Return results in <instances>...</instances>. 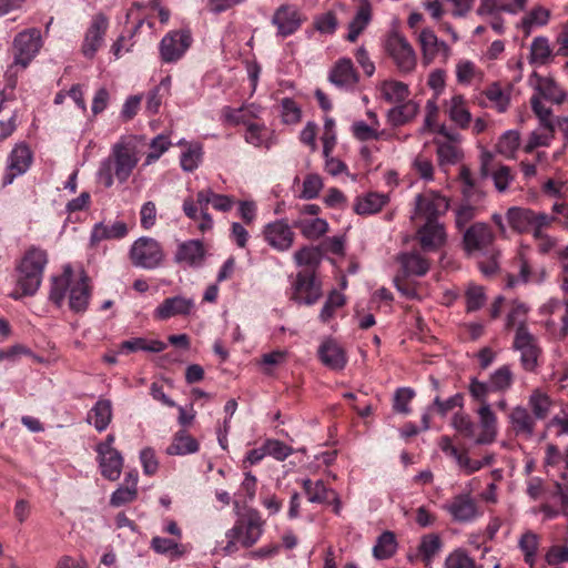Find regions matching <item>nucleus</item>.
Masks as SVG:
<instances>
[{"instance_id": "obj_1", "label": "nucleus", "mask_w": 568, "mask_h": 568, "mask_svg": "<svg viewBox=\"0 0 568 568\" xmlns=\"http://www.w3.org/2000/svg\"><path fill=\"white\" fill-rule=\"evenodd\" d=\"M69 293V308L74 313H84L89 306L92 288L89 277L82 273L78 280H73L71 266H65L62 274L51 278L49 300L61 307Z\"/></svg>"}, {"instance_id": "obj_2", "label": "nucleus", "mask_w": 568, "mask_h": 568, "mask_svg": "<svg viewBox=\"0 0 568 568\" xmlns=\"http://www.w3.org/2000/svg\"><path fill=\"white\" fill-rule=\"evenodd\" d=\"M49 262L45 250L31 245L28 247L16 266L17 290L11 294L14 300L32 296L39 290L44 268Z\"/></svg>"}, {"instance_id": "obj_3", "label": "nucleus", "mask_w": 568, "mask_h": 568, "mask_svg": "<svg viewBox=\"0 0 568 568\" xmlns=\"http://www.w3.org/2000/svg\"><path fill=\"white\" fill-rule=\"evenodd\" d=\"M139 163V154L135 145L131 143H115L111 154L99 169L98 176L105 187H111L114 178L119 183H125Z\"/></svg>"}, {"instance_id": "obj_4", "label": "nucleus", "mask_w": 568, "mask_h": 568, "mask_svg": "<svg viewBox=\"0 0 568 568\" xmlns=\"http://www.w3.org/2000/svg\"><path fill=\"white\" fill-rule=\"evenodd\" d=\"M264 520L256 510H251L239 518L234 526L225 532L226 544L221 548L224 556H231L240 548L253 547L263 535Z\"/></svg>"}, {"instance_id": "obj_5", "label": "nucleus", "mask_w": 568, "mask_h": 568, "mask_svg": "<svg viewBox=\"0 0 568 568\" xmlns=\"http://www.w3.org/2000/svg\"><path fill=\"white\" fill-rule=\"evenodd\" d=\"M508 224L517 233H531L537 240L544 239V230L555 223L556 217L528 207L513 206L506 214Z\"/></svg>"}, {"instance_id": "obj_6", "label": "nucleus", "mask_w": 568, "mask_h": 568, "mask_svg": "<svg viewBox=\"0 0 568 568\" xmlns=\"http://www.w3.org/2000/svg\"><path fill=\"white\" fill-rule=\"evenodd\" d=\"M468 393L473 400L479 405L476 413L479 419L480 432L475 438V443L477 445L491 444L497 437L498 419L488 399L485 398V387L474 383L473 386H468Z\"/></svg>"}, {"instance_id": "obj_7", "label": "nucleus", "mask_w": 568, "mask_h": 568, "mask_svg": "<svg viewBox=\"0 0 568 568\" xmlns=\"http://www.w3.org/2000/svg\"><path fill=\"white\" fill-rule=\"evenodd\" d=\"M296 215L292 219V226L310 241H316L324 236L329 225L325 219L318 215L322 209L317 204H303L295 207Z\"/></svg>"}, {"instance_id": "obj_8", "label": "nucleus", "mask_w": 568, "mask_h": 568, "mask_svg": "<svg viewBox=\"0 0 568 568\" xmlns=\"http://www.w3.org/2000/svg\"><path fill=\"white\" fill-rule=\"evenodd\" d=\"M513 348L520 353V365L526 372L537 371L541 364L542 349L525 322H520L516 328Z\"/></svg>"}, {"instance_id": "obj_9", "label": "nucleus", "mask_w": 568, "mask_h": 568, "mask_svg": "<svg viewBox=\"0 0 568 568\" xmlns=\"http://www.w3.org/2000/svg\"><path fill=\"white\" fill-rule=\"evenodd\" d=\"M384 48L400 74H408L415 70L417 57L406 38L398 32H390L385 40Z\"/></svg>"}, {"instance_id": "obj_10", "label": "nucleus", "mask_w": 568, "mask_h": 568, "mask_svg": "<svg viewBox=\"0 0 568 568\" xmlns=\"http://www.w3.org/2000/svg\"><path fill=\"white\" fill-rule=\"evenodd\" d=\"M495 233L486 223H474L464 233L463 246L468 256H494Z\"/></svg>"}, {"instance_id": "obj_11", "label": "nucleus", "mask_w": 568, "mask_h": 568, "mask_svg": "<svg viewBox=\"0 0 568 568\" xmlns=\"http://www.w3.org/2000/svg\"><path fill=\"white\" fill-rule=\"evenodd\" d=\"M292 290L291 300L307 306L314 305L322 297L321 282L317 281L315 271L311 268L302 270L296 274Z\"/></svg>"}, {"instance_id": "obj_12", "label": "nucleus", "mask_w": 568, "mask_h": 568, "mask_svg": "<svg viewBox=\"0 0 568 568\" xmlns=\"http://www.w3.org/2000/svg\"><path fill=\"white\" fill-rule=\"evenodd\" d=\"M41 48V36L37 29L27 30L17 34L13 41L14 61L7 73L20 65L26 69Z\"/></svg>"}, {"instance_id": "obj_13", "label": "nucleus", "mask_w": 568, "mask_h": 568, "mask_svg": "<svg viewBox=\"0 0 568 568\" xmlns=\"http://www.w3.org/2000/svg\"><path fill=\"white\" fill-rule=\"evenodd\" d=\"M130 257L135 266L153 270L162 263L164 254L158 241L151 237H140L133 243Z\"/></svg>"}, {"instance_id": "obj_14", "label": "nucleus", "mask_w": 568, "mask_h": 568, "mask_svg": "<svg viewBox=\"0 0 568 568\" xmlns=\"http://www.w3.org/2000/svg\"><path fill=\"white\" fill-rule=\"evenodd\" d=\"M192 43V37L187 30H173L168 32L159 44L161 60L165 63L179 61Z\"/></svg>"}, {"instance_id": "obj_15", "label": "nucleus", "mask_w": 568, "mask_h": 568, "mask_svg": "<svg viewBox=\"0 0 568 568\" xmlns=\"http://www.w3.org/2000/svg\"><path fill=\"white\" fill-rule=\"evenodd\" d=\"M305 20L306 18L296 6L285 3L275 10L271 22L276 27L277 37L287 38L294 34Z\"/></svg>"}, {"instance_id": "obj_16", "label": "nucleus", "mask_w": 568, "mask_h": 568, "mask_svg": "<svg viewBox=\"0 0 568 568\" xmlns=\"http://www.w3.org/2000/svg\"><path fill=\"white\" fill-rule=\"evenodd\" d=\"M292 227L286 220H276L265 225L263 235L270 246L284 252L292 247L295 240V233L292 231Z\"/></svg>"}, {"instance_id": "obj_17", "label": "nucleus", "mask_w": 568, "mask_h": 568, "mask_svg": "<svg viewBox=\"0 0 568 568\" xmlns=\"http://www.w3.org/2000/svg\"><path fill=\"white\" fill-rule=\"evenodd\" d=\"M448 207L447 199L438 193L427 192L416 196V214L424 217L426 222H437V217Z\"/></svg>"}, {"instance_id": "obj_18", "label": "nucleus", "mask_w": 568, "mask_h": 568, "mask_svg": "<svg viewBox=\"0 0 568 568\" xmlns=\"http://www.w3.org/2000/svg\"><path fill=\"white\" fill-rule=\"evenodd\" d=\"M443 508L458 523H469L478 516L477 503L470 494L454 496Z\"/></svg>"}, {"instance_id": "obj_19", "label": "nucleus", "mask_w": 568, "mask_h": 568, "mask_svg": "<svg viewBox=\"0 0 568 568\" xmlns=\"http://www.w3.org/2000/svg\"><path fill=\"white\" fill-rule=\"evenodd\" d=\"M302 488L310 503L331 504L334 503V513H339L341 501L335 490L328 488L323 480L313 481L310 478L301 480Z\"/></svg>"}, {"instance_id": "obj_20", "label": "nucleus", "mask_w": 568, "mask_h": 568, "mask_svg": "<svg viewBox=\"0 0 568 568\" xmlns=\"http://www.w3.org/2000/svg\"><path fill=\"white\" fill-rule=\"evenodd\" d=\"M109 21L102 13L95 14L88 28L82 44V52L87 58H93L101 48Z\"/></svg>"}, {"instance_id": "obj_21", "label": "nucleus", "mask_w": 568, "mask_h": 568, "mask_svg": "<svg viewBox=\"0 0 568 568\" xmlns=\"http://www.w3.org/2000/svg\"><path fill=\"white\" fill-rule=\"evenodd\" d=\"M508 420L510 429L516 437L525 440H529L534 437L537 419L532 416L528 408L523 406L514 407L508 415Z\"/></svg>"}, {"instance_id": "obj_22", "label": "nucleus", "mask_w": 568, "mask_h": 568, "mask_svg": "<svg viewBox=\"0 0 568 568\" xmlns=\"http://www.w3.org/2000/svg\"><path fill=\"white\" fill-rule=\"evenodd\" d=\"M194 307V301L180 295L165 298L155 310V320L166 321L178 315H189Z\"/></svg>"}, {"instance_id": "obj_23", "label": "nucleus", "mask_w": 568, "mask_h": 568, "mask_svg": "<svg viewBox=\"0 0 568 568\" xmlns=\"http://www.w3.org/2000/svg\"><path fill=\"white\" fill-rule=\"evenodd\" d=\"M474 383L485 387V398L488 399L490 393L507 392L514 383V375L509 365H503L490 375L488 383L471 377L468 386H473Z\"/></svg>"}, {"instance_id": "obj_24", "label": "nucleus", "mask_w": 568, "mask_h": 568, "mask_svg": "<svg viewBox=\"0 0 568 568\" xmlns=\"http://www.w3.org/2000/svg\"><path fill=\"white\" fill-rule=\"evenodd\" d=\"M373 19V7L369 0H358V6L354 18L348 23V33L345 40L356 42L358 37L365 31Z\"/></svg>"}, {"instance_id": "obj_25", "label": "nucleus", "mask_w": 568, "mask_h": 568, "mask_svg": "<svg viewBox=\"0 0 568 568\" xmlns=\"http://www.w3.org/2000/svg\"><path fill=\"white\" fill-rule=\"evenodd\" d=\"M318 358L333 371H341L347 364L345 349L335 341H324L318 347Z\"/></svg>"}, {"instance_id": "obj_26", "label": "nucleus", "mask_w": 568, "mask_h": 568, "mask_svg": "<svg viewBox=\"0 0 568 568\" xmlns=\"http://www.w3.org/2000/svg\"><path fill=\"white\" fill-rule=\"evenodd\" d=\"M205 258V248L200 240H189L178 246L176 263H185L191 267H199Z\"/></svg>"}, {"instance_id": "obj_27", "label": "nucleus", "mask_w": 568, "mask_h": 568, "mask_svg": "<svg viewBox=\"0 0 568 568\" xmlns=\"http://www.w3.org/2000/svg\"><path fill=\"white\" fill-rule=\"evenodd\" d=\"M128 225L123 221H115L111 224L97 223L91 231L90 242L94 246L101 241L121 240L128 235Z\"/></svg>"}, {"instance_id": "obj_28", "label": "nucleus", "mask_w": 568, "mask_h": 568, "mask_svg": "<svg viewBox=\"0 0 568 568\" xmlns=\"http://www.w3.org/2000/svg\"><path fill=\"white\" fill-rule=\"evenodd\" d=\"M329 80L337 87H353L358 82V74L349 58L339 59L329 73Z\"/></svg>"}, {"instance_id": "obj_29", "label": "nucleus", "mask_w": 568, "mask_h": 568, "mask_svg": "<svg viewBox=\"0 0 568 568\" xmlns=\"http://www.w3.org/2000/svg\"><path fill=\"white\" fill-rule=\"evenodd\" d=\"M419 42L423 50V58L427 63L433 61L438 54L443 53L447 57L449 52V47L444 41H440L434 31L429 29H424L420 32Z\"/></svg>"}, {"instance_id": "obj_30", "label": "nucleus", "mask_w": 568, "mask_h": 568, "mask_svg": "<svg viewBox=\"0 0 568 568\" xmlns=\"http://www.w3.org/2000/svg\"><path fill=\"white\" fill-rule=\"evenodd\" d=\"M10 179L9 182L17 175L23 174L30 166L32 161V153L29 146L24 143L17 144L9 154Z\"/></svg>"}, {"instance_id": "obj_31", "label": "nucleus", "mask_w": 568, "mask_h": 568, "mask_svg": "<svg viewBox=\"0 0 568 568\" xmlns=\"http://www.w3.org/2000/svg\"><path fill=\"white\" fill-rule=\"evenodd\" d=\"M112 415L111 400L100 398L89 410L87 420L89 424H92L99 433H102L110 425Z\"/></svg>"}, {"instance_id": "obj_32", "label": "nucleus", "mask_w": 568, "mask_h": 568, "mask_svg": "<svg viewBox=\"0 0 568 568\" xmlns=\"http://www.w3.org/2000/svg\"><path fill=\"white\" fill-rule=\"evenodd\" d=\"M97 460L99 463L101 475L111 481H115L120 478L122 467H123V457L119 450H112L104 453L103 455H98Z\"/></svg>"}, {"instance_id": "obj_33", "label": "nucleus", "mask_w": 568, "mask_h": 568, "mask_svg": "<svg viewBox=\"0 0 568 568\" xmlns=\"http://www.w3.org/2000/svg\"><path fill=\"white\" fill-rule=\"evenodd\" d=\"M446 113L448 114L449 120L459 129L466 130L469 128L473 118L463 95L456 94L450 99Z\"/></svg>"}, {"instance_id": "obj_34", "label": "nucleus", "mask_w": 568, "mask_h": 568, "mask_svg": "<svg viewBox=\"0 0 568 568\" xmlns=\"http://www.w3.org/2000/svg\"><path fill=\"white\" fill-rule=\"evenodd\" d=\"M430 383L434 389L437 390V394L434 397L433 404L428 407L429 412H435L440 416H445L456 407L463 408L464 395L462 393H457L447 399H442L439 394V382L435 377L430 376Z\"/></svg>"}, {"instance_id": "obj_35", "label": "nucleus", "mask_w": 568, "mask_h": 568, "mask_svg": "<svg viewBox=\"0 0 568 568\" xmlns=\"http://www.w3.org/2000/svg\"><path fill=\"white\" fill-rule=\"evenodd\" d=\"M420 245L426 251H433L443 244L445 233L437 222H425L418 231Z\"/></svg>"}, {"instance_id": "obj_36", "label": "nucleus", "mask_w": 568, "mask_h": 568, "mask_svg": "<svg viewBox=\"0 0 568 568\" xmlns=\"http://www.w3.org/2000/svg\"><path fill=\"white\" fill-rule=\"evenodd\" d=\"M244 140L255 148L270 150L275 144V139L264 124L248 123L244 133Z\"/></svg>"}, {"instance_id": "obj_37", "label": "nucleus", "mask_w": 568, "mask_h": 568, "mask_svg": "<svg viewBox=\"0 0 568 568\" xmlns=\"http://www.w3.org/2000/svg\"><path fill=\"white\" fill-rule=\"evenodd\" d=\"M200 448L197 440L185 430H179L172 443L166 448V454L171 456L187 455L196 453Z\"/></svg>"}, {"instance_id": "obj_38", "label": "nucleus", "mask_w": 568, "mask_h": 568, "mask_svg": "<svg viewBox=\"0 0 568 568\" xmlns=\"http://www.w3.org/2000/svg\"><path fill=\"white\" fill-rule=\"evenodd\" d=\"M418 104L412 100L398 103L387 113V121L393 126H402L412 121L418 113Z\"/></svg>"}, {"instance_id": "obj_39", "label": "nucleus", "mask_w": 568, "mask_h": 568, "mask_svg": "<svg viewBox=\"0 0 568 568\" xmlns=\"http://www.w3.org/2000/svg\"><path fill=\"white\" fill-rule=\"evenodd\" d=\"M166 348V344L159 339H148L143 337H134L121 343L122 352L134 353L145 351L151 353H160Z\"/></svg>"}, {"instance_id": "obj_40", "label": "nucleus", "mask_w": 568, "mask_h": 568, "mask_svg": "<svg viewBox=\"0 0 568 568\" xmlns=\"http://www.w3.org/2000/svg\"><path fill=\"white\" fill-rule=\"evenodd\" d=\"M381 92L389 103H402L410 93L407 84L396 80H385L381 85Z\"/></svg>"}, {"instance_id": "obj_41", "label": "nucleus", "mask_w": 568, "mask_h": 568, "mask_svg": "<svg viewBox=\"0 0 568 568\" xmlns=\"http://www.w3.org/2000/svg\"><path fill=\"white\" fill-rule=\"evenodd\" d=\"M554 485H548L542 478L532 476L526 480V494L535 501L551 500Z\"/></svg>"}, {"instance_id": "obj_42", "label": "nucleus", "mask_w": 568, "mask_h": 568, "mask_svg": "<svg viewBox=\"0 0 568 568\" xmlns=\"http://www.w3.org/2000/svg\"><path fill=\"white\" fill-rule=\"evenodd\" d=\"M434 144L437 146V158L440 166L453 165L462 160L463 151L458 145L443 142L440 139H435Z\"/></svg>"}, {"instance_id": "obj_43", "label": "nucleus", "mask_w": 568, "mask_h": 568, "mask_svg": "<svg viewBox=\"0 0 568 568\" xmlns=\"http://www.w3.org/2000/svg\"><path fill=\"white\" fill-rule=\"evenodd\" d=\"M387 203V196L378 193H369L363 199H357L354 211L358 215H368L379 212Z\"/></svg>"}, {"instance_id": "obj_44", "label": "nucleus", "mask_w": 568, "mask_h": 568, "mask_svg": "<svg viewBox=\"0 0 568 568\" xmlns=\"http://www.w3.org/2000/svg\"><path fill=\"white\" fill-rule=\"evenodd\" d=\"M151 548L161 555H170L172 558H180L186 552V547L178 541L155 536L151 540Z\"/></svg>"}, {"instance_id": "obj_45", "label": "nucleus", "mask_w": 568, "mask_h": 568, "mask_svg": "<svg viewBox=\"0 0 568 568\" xmlns=\"http://www.w3.org/2000/svg\"><path fill=\"white\" fill-rule=\"evenodd\" d=\"M400 263L407 275L424 276L429 270L428 261L418 253L404 254Z\"/></svg>"}, {"instance_id": "obj_46", "label": "nucleus", "mask_w": 568, "mask_h": 568, "mask_svg": "<svg viewBox=\"0 0 568 568\" xmlns=\"http://www.w3.org/2000/svg\"><path fill=\"white\" fill-rule=\"evenodd\" d=\"M528 406L536 419H545L550 412L552 400L547 394L540 390H534L529 396Z\"/></svg>"}, {"instance_id": "obj_47", "label": "nucleus", "mask_w": 568, "mask_h": 568, "mask_svg": "<svg viewBox=\"0 0 568 568\" xmlns=\"http://www.w3.org/2000/svg\"><path fill=\"white\" fill-rule=\"evenodd\" d=\"M552 55L549 40L546 37H536L530 45V63L544 65Z\"/></svg>"}, {"instance_id": "obj_48", "label": "nucleus", "mask_w": 568, "mask_h": 568, "mask_svg": "<svg viewBox=\"0 0 568 568\" xmlns=\"http://www.w3.org/2000/svg\"><path fill=\"white\" fill-rule=\"evenodd\" d=\"M397 548V541L394 532L384 531L376 541V545L373 548V555L377 559H388L390 558Z\"/></svg>"}, {"instance_id": "obj_49", "label": "nucleus", "mask_w": 568, "mask_h": 568, "mask_svg": "<svg viewBox=\"0 0 568 568\" xmlns=\"http://www.w3.org/2000/svg\"><path fill=\"white\" fill-rule=\"evenodd\" d=\"M443 547V541L437 534H427L422 537L420 544L418 546L419 555L422 556V560L426 564H429L434 557L440 551Z\"/></svg>"}, {"instance_id": "obj_50", "label": "nucleus", "mask_w": 568, "mask_h": 568, "mask_svg": "<svg viewBox=\"0 0 568 568\" xmlns=\"http://www.w3.org/2000/svg\"><path fill=\"white\" fill-rule=\"evenodd\" d=\"M518 266H519V275H507V283L506 286L511 288L517 283H528V282H539V276L532 271L531 264L528 260H526L524 256H519L518 258Z\"/></svg>"}, {"instance_id": "obj_51", "label": "nucleus", "mask_w": 568, "mask_h": 568, "mask_svg": "<svg viewBox=\"0 0 568 568\" xmlns=\"http://www.w3.org/2000/svg\"><path fill=\"white\" fill-rule=\"evenodd\" d=\"M549 11L542 7L534 8L521 19L520 27L525 37H529L534 26H546L549 20Z\"/></svg>"}, {"instance_id": "obj_52", "label": "nucleus", "mask_w": 568, "mask_h": 568, "mask_svg": "<svg viewBox=\"0 0 568 568\" xmlns=\"http://www.w3.org/2000/svg\"><path fill=\"white\" fill-rule=\"evenodd\" d=\"M540 537L531 530L524 532L519 539V548L524 554L525 561L532 567L538 548Z\"/></svg>"}, {"instance_id": "obj_53", "label": "nucleus", "mask_w": 568, "mask_h": 568, "mask_svg": "<svg viewBox=\"0 0 568 568\" xmlns=\"http://www.w3.org/2000/svg\"><path fill=\"white\" fill-rule=\"evenodd\" d=\"M537 90L544 99L556 104H561L566 100V92L551 79H544L540 81Z\"/></svg>"}, {"instance_id": "obj_54", "label": "nucleus", "mask_w": 568, "mask_h": 568, "mask_svg": "<svg viewBox=\"0 0 568 568\" xmlns=\"http://www.w3.org/2000/svg\"><path fill=\"white\" fill-rule=\"evenodd\" d=\"M345 303V296L336 290H333L321 310L320 320L323 323H328L335 316V312L343 307Z\"/></svg>"}, {"instance_id": "obj_55", "label": "nucleus", "mask_w": 568, "mask_h": 568, "mask_svg": "<svg viewBox=\"0 0 568 568\" xmlns=\"http://www.w3.org/2000/svg\"><path fill=\"white\" fill-rule=\"evenodd\" d=\"M519 144H520L519 132L515 131V130H509L500 136V139L496 145V149H497L498 153L510 159V158H514L516 151L519 148Z\"/></svg>"}, {"instance_id": "obj_56", "label": "nucleus", "mask_w": 568, "mask_h": 568, "mask_svg": "<svg viewBox=\"0 0 568 568\" xmlns=\"http://www.w3.org/2000/svg\"><path fill=\"white\" fill-rule=\"evenodd\" d=\"M542 131L535 130L530 133L524 151L526 153L534 152L539 146H549L552 139L555 138V126L550 129H541Z\"/></svg>"}, {"instance_id": "obj_57", "label": "nucleus", "mask_w": 568, "mask_h": 568, "mask_svg": "<svg viewBox=\"0 0 568 568\" xmlns=\"http://www.w3.org/2000/svg\"><path fill=\"white\" fill-rule=\"evenodd\" d=\"M530 105L539 120V129H550V126H555L552 111L550 108L545 106L539 95H532L530 98Z\"/></svg>"}, {"instance_id": "obj_58", "label": "nucleus", "mask_w": 568, "mask_h": 568, "mask_svg": "<svg viewBox=\"0 0 568 568\" xmlns=\"http://www.w3.org/2000/svg\"><path fill=\"white\" fill-rule=\"evenodd\" d=\"M452 424L454 428L465 438L475 440L477 437V426L471 420L469 415L464 413H456L453 417Z\"/></svg>"}, {"instance_id": "obj_59", "label": "nucleus", "mask_w": 568, "mask_h": 568, "mask_svg": "<svg viewBox=\"0 0 568 568\" xmlns=\"http://www.w3.org/2000/svg\"><path fill=\"white\" fill-rule=\"evenodd\" d=\"M171 146L169 138L164 134L156 135L150 143V152L145 156L144 166L158 161Z\"/></svg>"}, {"instance_id": "obj_60", "label": "nucleus", "mask_w": 568, "mask_h": 568, "mask_svg": "<svg viewBox=\"0 0 568 568\" xmlns=\"http://www.w3.org/2000/svg\"><path fill=\"white\" fill-rule=\"evenodd\" d=\"M415 397V390L410 387L397 388L393 398V409L398 414L410 413L409 403Z\"/></svg>"}, {"instance_id": "obj_61", "label": "nucleus", "mask_w": 568, "mask_h": 568, "mask_svg": "<svg viewBox=\"0 0 568 568\" xmlns=\"http://www.w3.org/2000/svg\"><path fill=\"white\" fill-rule=\"evenodd\" d=\"M323 187L322 178L318 174H307L303 181V189L300 199L313 200L316 199Z\"/></svg>"}, {"instance_id": "obj_62", "label": "nucleus", "mask_w": 568, "mask_h": 568, "mask_svg": "<svg viewBox=\"0 0 568 568\" xmlns=\"http://www.w3.org/2000/svg\"><path fill=\"white\" fill-rule=\"evenodd\" d=\"M445 568H476V562L466 550L458 548L446 557Z\"/></svg>"}, {"instance_id": "obj_63", "label": "nucleus", "mask_w": 568, "mask_h": 568, "mask_svg": "<svg viewBox=\"0 0 568 568\" xmlns=\"http://www.w3.org/2000/svg\"><path fill=\"white\" fill-rule=\"evenodd\" d=\"M314 29L324 34H333L338 26V20L333 11H327L314 18Z\"/></svg>"}, {"instance_id": "obj_64", "label": "nucleus", "mask_w": 568, "mask_h": 568, "mask_svg": "<svg viewBox=\"0 0 568 568\" xmlns=\"http://www.w3.org/2000/svg\"><path fill=\"white\" fill-rule=\"evenodd\" d=\"M467 312L478 311L485 303L484 288L478 285H469L465 293Z\"/></svg>"}]
</instances>
